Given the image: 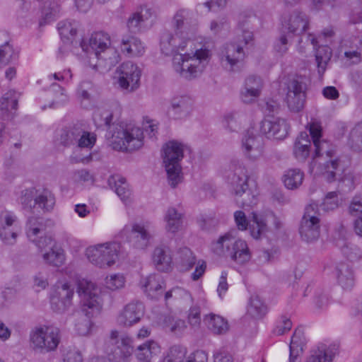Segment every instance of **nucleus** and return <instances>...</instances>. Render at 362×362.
I'll return each mask as SVG.
<instances>
[{
  "label": "nucleus",
  "mask_w": 362,
  "mask_h": 362,
  "mask_svg": "<svg viewBox=\"0 0 362 362\" xmlns=\"http://www.w3.org/2000/svg\"><path fill=\"white\" fill-rule=\"evenodd\" d=\"M78 27V23L74 21H62L58 24V30L62 39L70 40L76 35Z\"/></svg>",
  "instance_id": "49"
},
{
  "label": "nucleus",
  "mask_w": 362,
  "mask_h": 362,
  "mask_svg": "<svg viewBox=\"0 0 362 362\" xmlns=\"http://www.w3.org/2000/svg\"><path fill=\"white\" fill-rule=\"evenodd\" d=\"M107 183L124 203L131 202L132 192L124 177L118 175H112L108 178Z\"/></svg>",
  "instance_id": "29"
},
{
  "label": "nucleus",
  "mask_w": 362,
  "mask_h": 362,
  "mask_svg": "<svg viewBox=\"0 0 362 362\" xmlns=\"http://www.w3.org/2000/svg\"><path fill=\"white\" fill-rule=\"evenodd\" d=\"M177 259L180 269L182 271H188L196 264L195 269L192 274V279L194 281H197L206 271V262L200 259L197 262L196 257L188 247L179 250Z\"/></svg>",
  "instance_id": "15"
},
{
  "label": "nucleus",
  "mask_w": 362,
  "mask_h": 362,
  "mask_svg": "<svg viewBox=\"0 0 362 362\" xmlns=\"http://www.w3.org/2000/svg\"><path fill=\"white\" fill-rule=\"evenodd\" d=\"M332 49L327 45L320 46L315 52V60L317 65V71L320 76H322L332 57Z\"/></svg>",
  "instance_id": "41"
},
{
  "label": "nucleus",
  "mask_w": 362,
  "mask_h": 362,
  "mask_svg": "<svg viewBox=\"0 0 362 362\" xmlns=\"http://www.w3.org/2000/svg\"><path fill=\"white\" fill-rule=\"evenodd\" d=\"M344 172V168L338 158L330 159L321 165V173L328 182L339 179Z\"/></svg>",
  "instance_id": "32"
},
{
  "label": "nucleus",
  "mask_w": 362,
  "mask_h": 362,
  "mask_svg": "<svg viewBox=\"0 0 362 362\" xmlns=\"http://www.w3.org/2000/svg\"><path fill=\"white\" fill-rule=\"evenodd\" d=\"M187 42L181 35L165 30L160 35V46L165 55H173V64L175 71L181 76L191 79L203 71L209 62L211 53L209 49L202 47L197 49L192 56L181 53Z\"/></svg>",
  "instance_id": "1"
},
{
  "label": "nucleus",
  "mask_w": 362,
  "mask_h": 362,
  "mask_svg": "<svg viewBox=\"0 0 362 362\" xmlns=\"http://www.w3.org/2000/svg\"><path fill=\"white\" fill-rule=\"evenodd\" d=\"M152 262L158 271L168 272L173 269V259L169 247L159 245L152 253Z\"/></svg>",
  "instance_id": "23"
},
{
  "label": "nucleus",
  "mask_w": 362,
  "mask_h": 362,
  "mask_svg": "<svg viewBox=\"0 0 362 362\" xmlns=\"http://www.w3.org/2000/svg\"><path fill=\"white\" fill-rule=\"evenodd\" d=\"M222 122L223 127L230 132H236L240 129L238 114L237 112H230L226 114L223 117Z\"/></svg>",
  "instance_id": "54"
},
{
  "label": "nucleus",
  "mask_w": 362,
  "mask_h": 362,
  "mask_svg": "<svg viewBox=\"0 0 362 362\" xmlns=\"http://www.w3.org/2000/svg\"><path fill=\"white\" fill-rule=\"evenodd\" d=\"M105 284L108 289L115 291L123 287L124 278L119 274L112 275L110 277H107Z\"/></svg>",
  "instance_id": "59"
},
{
  "label": "nucleus",
  "mask_w": 362,
  "mask_h": 362,
  "mask_svg": "<svg viewBox=\"0 0 362 362\" xmlns=\"http://www.w3.org/2000/svg\"><path fill=\"white\" fill-rule=\"evenodd\" d=\"M192 100L187 95H175L170 100L169 112L175 118L187 116L192 110Z\"/></svg>",
  "instance_id": "25"
},
{
  "label": "nucleus",
  "mask_w": 362,
  "mask_h": 362,
  "mask_svg": "<svg viewBox=\"0 0 362 362\" xmlns=\"http://www.w3.org/2000/svg\"><path fill=\"white\" fill-rule=\"evenodd\" d=\"M36 191L37 189L33 187L22 192L21 203L23 209H28L30 211H32L33 208L35 206L34 205V199L35 197Z\"/></svg>",
  "instance_id": "55"
},
{
  "label": "nucleus",
  "mask_w": 362,
  "mask_h": 362,
  "mask_svg": "<svg viewBox=\"0 0 362 362\" xmlns=\"http://www.w3.org/2000/svg\"><path fill=\"white\" fill-rule=\"evenodd\" d=\"M307 86L302 78L290 80L286 86V103L289 110L298 112L304 107L306 100Z\"/></svg>",
  "instance_id": "11"
},
{
  "label": "nucleus",
  "mask_w": 362,
  "mask_h": 362,
  "mask_svg": "<svg viewBox=\"0 0 362 362\" xmlns=\"http://www.w3.org/2000/svg\"><path fill=\"white\" fill-rule=\"evenodd\" d=\"M110 340L114 348L109 354V358H93L90 362H127L131 357L134 347L132 339L128 336L122 335L119 337V333L113 330L110 334Z\"/></svg>",
  "instance_id": "9"
},
{
  "label": "nucleus",
  "mask_w": 362,
  "mask_h": 362,
  "mask_svg": "<svg viewBox=\"0 0 362 362\" xmlns=\"http://www.w3.org/2000/svg\"><path fill=\"white\" fill-rule=\"evenodd\" d=\"M305 344V339L303 332L300 329H296L289 345V362H298V357L303 354Z\"/></svg>",
  "instance_id": "34"
},
{
  "label": "nucleus",
  "mask_w": 362,
  "mask_h": 362,
  "mask_svg": "<svg viewBox=\"0 0 362 362\" xmlns=\"http://www.w3.org/2000/svg\"><path fill=\"white\" fill-rule=\"evenodd\" d=\"M276 252L277 250L276 249L259 250L257 257V263L259 264H264L272 262Z\"/></svg>",
  "instance_id": "64"
},
{
  "label": "nucleus",
  "mask_w": 362,
  "mask_h": 362,
  "mask_svg": "<svg viewBox=\"0 0 362 362\" xmlns=\"http://www.w3.org/2000/svg\"><path fill=\"white\" fill-rule=\"evenodd\" d=\"M121 49L132 56H140L144 52V47L141 40L133 36L123 37L121 42Z\"/></svg>",
  "instance_id": "35"
},
{
  "label": "nucleus",
  "mask_w": 362,
  "mask_h": 362,
  "mask_svg": "<svg viewBox=\"0 0 362 362\" xmlns=\"http://www.w3.org/2000/svg\"><path fill=\"white\" fill-rule=\"evenodd\" d=\"M347 145L356 152H362V122L357 123L350 131Z\"/></svg>",
  "instance_id": "44"
},
{
  "label": "nucleus",
  "mask_w": 362,
  "mask_h": 362,
  "mask_svg": "<svg viewBox=\"0 0 362 362\" xmlns=\"http://www.w3.org/2000/svg\"><path fill=\"white\" fill-rule=\"evenodd\" d=\"M247 313L254 318H261L266 314L267 307L258 296L250 297Z\"/></svg>",
  "instance_id": "47"
},
{
  "label": "nucleus",
  "mask_w": 362,
  "mask_h": 362,
  "mask_svg": "<svg viewBox=\"0 0 362 362\" xmlns=\"http://www.w3.org/2000/svg\"><path fill=\"white\" fill-rule=\"evenodd\" d=\"M337 245L341 249L343 255L351 262H359L362 260V252L355 245L347 243L346 240L337 242Z\"/></svg>",
  "instance_id": "43"
},
{
  "label": "nucleus",
  "mask_w": 362,
  "mask_h": 362,
  "mask_svg": "<svg viewBox=\"0 0 362 362\" xmlns=\"http://www.w3.org/2000/svg\"><path fill=\"white\" fill-rule=\"evenodd\" d=\"M50 90L54 94V100L52 104H61L67 101V95L64 93V88L57 83L51 86Z\"/></svg>",
  "instance_id": "60"
},
{
  "label": "nucleus",
  "mask_w": 362,
  "mask_h": 362,
  "mask_svg": "<svg viewBox=\"0 0 362 362\" xmlns=\"http://www.w3.org/2000/svg\"><path fill=\"white\" fill-rule=\"evenodd\" d=\"M56 203L54 194L47 188L37 189L34 205L37 206L43 212H51Z\"/></svg>",
  "instance_id": "30"
},
{
  "label": "nucleus",
  "mask_w": 362,
  "mask_h": 362,
  "mask_svg": "<svg viewBox=\"0 0 362 362\" xmlns=\"http://www.w3.org/2000/svg\"><path fill=\"white\" fill-rule=\"evenodd\" d=\"M96 141L95 136L81 129L80 136L78 137L76 146L79 148H92Z\"/></svg>",
  "instance_id": "57"
},
{
  "label": "nucleus",
  "mask_w": 362,
  "mask_h": 362,
  "mask_svg": "<svg viewBox=\"0 0 362 362\" xmlns=\"http://www.w3.org/2000/svg\"><path fill=\"white\" fill-rule=\"evenodd\" d=\"M171 26L176 35L189 40L197 30L198 22L189 10L180 8L172 18Z\"/></svg>",
  "instance_id": "10"
},
{
  "label": "nucleus",
  "mask_w": 362,
  "mask_h": 362,
  "mask_svg": "<svg viewBox=\"0 0 362 362\" xmlns=\"http://www.w3.org/2000/svg\"><path fill=\"white\" fill-rule=\"evenodd\" d=\"M244 154L250 159H256L262 155V143L260 137L247 132L242 141Z\"/></svg>",
  "instance_id": "28"
},
{
  "label": "nucleus",
  "mask_w": 362,
  "mask_h": 362,
  "mask_svg": "<svg viewBox=\"0 0 362 362\" xmlns=\"http://www.w3.org/2000/svg\"><path fill=\"white\" fill-rule=\"evenodd\" d=\"M131 243L137 249H146L152 238L149 222L136 223L132 225Z\"/></svg>",
  "instance_id": "20"
},
{
  "label": "nucleus",
  "mask_w": 362,
  "mask_h": 362,
  "mask_svg": "<svg viewBox=\"0 0 362 362\" xmlns=\"http://www.w3.org/2000/svg\"><path fill=\"white\" fill-rule=\"evenodd\" d=\"M154 16L151 8L142 6L140 11L132 13L128 18L127 28L131 33L141 31L143 26Z\"/></svg>",
  "instance_id": "24"
},
{
  "label": "nucleus",
  "mask_w": 362,
  "mask_h": 362,
  "mask_svg": "<svg viewBox=\"0 0 362 362\" xmlns=\"http://www.w3.org/2000/svg\"><path fill=\"white\" fill-rule=\"evenodd\" d=\"M104 124L108 127V135L111 139V144L115 150L122 151H132L143 146V132L139 127L124 128L122 124H112V114H103Z\"/></svg>",
  "instance_id": "3"
},
{
  "label": "nucleus",
  "mask_w": 362,
  "mask_h": 362,
  "mask_svg": "<svg viewBox=\"0 0 362 362\" xmlns=\"http://www.w3.org/2000/svg\"><path fill=\"white\" fill-rule=\"evenodd\" d=\"M252 221L253 224L250 226V233L255 239L260 238L267 233L268 231L267 222H271L276 230H279L281 227L280 219L273 212L267 215L266 220L258 217L256 214L253 213Z\"/></svg>",
  "instance_id": "21"
},
{
  "label": "nucleus",
  "mask_w": 362,
  "mask_h": 362,
  "mask_svg": "<svg viewBox=\"0 0 362 362\" xmlns=\"http://www.w3.org/2000/svg\"><path fill=\"white\" fill-rule=\"evenodd\" d=\"M304 173L299 169H290L284 175V182L286 188L296 189L302 185Z\"/></svg>",
  "instance_id": "45"
},
{
  "label": "nucleus",
  "mask_w": 362,
  "mask_h": 362,
  "mask_svg": "<svg viewBox=\"0 0 362 362\" xmlns=\"http://www.w3.org/2000/svg\"><path fill=\"white\" fill-rule=\"evenodd\" d=\"M144 291L151 298H158L163 294L165 282L159 274H150L141 281Z\"/></svg>",
  "instance_id": "26"
},
{
  "label": "nucleus",
  "mask_w": 362,
  "mask_h": 362,
  "mask_svg": "<svg viewBox=\"0 0 362 362\" xmlns=\"http://www.w3.org/2000/svg\"><path fill=\"white\" fill-rule=\"evenodd\" d=\"M108 57H105L100 54V60H98V63L93 64L92 62L89 61L90 66L97 70L98 66L104 65L107 69H110L112 67L117 64L120 61V55L118 52L114 49H107L106 52H104Z\"/></svg>",
  "instance_id": "42"
},
{
  "label": "nucleus",
  "mask_w": 362,
  "mask_h": 362,
  "mask_svg": "<svg viewBox=\"0 0 362 362\" xmlns=\"http://www.w3.org/2000/svg\"><path fill=\"white\" fill-rule=\"evenodd\" d=\"M77 292L81 297V310L74 313L75 327L78 334L84 336L90 330L91 318L100 313L101 298L98 287L86 279L78 281Z\"/></svg>",
  "instance_id": "2"
},
{
  "label": "nucleus",
  "mask_w": 362,
  "mask_h": 362,
  "mask_svg": "<svg viewBox=\"0 0 362 362\" xmlns=\"http://www.w3.org/2000/svg\"><path fill=\"white\" fill-rule=\"evenodd\" d=\"M17 217L10 211L3 212L0 215V235L5 236V228L16 226Z\"/></svg>",
  "instance_id": "53"
},
{
  "label": "nucleus",
  "mask_w": 362,
  "mask_h": 362,
  "mask_svg": "<svg viewBox=\"0 0 362 362\" xmlns=\"http://www.w3.org/2000/svg\"><path fill=\"white\" fill-rule=\"evenodd\" d=\"M307 126L315 147L314 157L316 158L320 156L321 150L320 138L322 137V127L320 123L315 121L310 122Z\"/></svg>",
  "instance_id": "48"
},
{
  "label": "nucleus",
  "mask_w": 362,
  "mask_h": 362,
  "mask_svg": "<svg viewBox=\"0 0 362 362\" xmlns=\"http://www.w3.org/2000/svg\"><path fill=\"white\" fill-rule=\"evenodd\" d=\"M349 212L353 216L362 215V195H356L353 197L349 207Z\"/></svg>",
  "instance_id": "62"
},
{
  "label": "nucleus",
  "mask_w": 362,
  "mask_h": 362,
  "mask_svg": "<svg viewBox=\"0 0 362 362\" xmlns=\"http://www.w3.org/2000/svg\"><path fill=\"white\" fill-rule=\"evenodd\" d=\"M339 206V198L336 192H328L320 204L322 210L326 212L332 211Z\"/></svg>",
  "instance_id": "52"
},
{
  "label": "nucleus",
  "mask_w": 362,
  "mask_h": 362,
  "mask_svg": "<svg viewBox=\"0 0 362 362\" xmlns=\"http://www.w3.org/2000/svg\"><path fill=\"white\" fill-rule=\"evenodd\" d=\"M213 252L218 256L230 257L239 264L250 261L251 254L247 243L241 239L236 240L230 233H226L212 245Z\"/></svg>",
  "instance_id": "5"
},
{
  "label": "nucleus",
  "mask_w": 362,
  "mask_h": 362,
  "mask_svg": "<svg viewBox=\"0 0 362 362\" xmlns=\"http://www.w3.org/2000/svg\"><path fill=\"white\" fill-rule=\"evenodd\" d=\"M163 163L170 185L175 188L182 182L180 161L183 158V145L177 141H170L163 146Z\"/></svg>",
  "instance_id": "6"
},
{
  "label": "nucleus",
  "mask_w": 362,
  "mask_h": 362,
  "mask_svg": "<svg viewBox=\"0 0 362 362\" xmlns=\"http://www.w3.org/2000/svg\"><path fill=\"white\" fill-rule=\"evenodd\" d=\"M186 353L185 348L181 346H173L163 357V362H182Z\"/></svg>",
  "instance_id": "51"
},
{
  "label": "nucleus",
  "mask_w": 362,
  "mask_h": 362,
  "mask_svg": "<svg viewBox=\"0 0 362 362\" xmlns=\"http://www.w3.org/2000/svg\"><path fill=\"white\" fill-rule=\"evenodd\" d=\"M43 260L48 264L59 267L65 261L64 250L56 245L42 254Z\"/></svg>",
  "instance_id": "40"
},
{
  "label": "nucleus",
  "mask_w": 362,
  "mask_h": 362,
  "mask_svg": "<svg viewBox=\"0 0 362 362\" xmlns=\"http://www.w3.org/2000/svg\"><path fill=\"white\" fill-rule=\"evenodd\" d=\"M35 244L41 252H45L49 250L51 247L55 246V244L51 237L42 236L40 235L36 237L35 241H32Z\"/></svg>",
  "instance_id": "58"
},
{
  "label": "nucleus",
  "mask_w": 362,
  "mask_h": 362,
  "mask_svg": "<svg viewBox=\"0 0 362 362\" xmlns=\"http://www.w3.org/2000/svg\"><path fill=\"white\" fill-rule=\"evenodd\" d=\"M110 45V38L107 33L103 32H96L91 35L88 42L82 40L80 42V47L83 52L88 54L90 61L97 59L100 60V54L105 52L109 48Z\"/></svg>",
  "instance_id": "13"
},
{
  "label": "nucleus",
  "mask_w": 362,
  "mask_h": 362,
  "mask_svg": "<svg viewBox=\"0 0 362 362\" xmlns=\"http://www.w3.org/2000/svg\"><path fill=\"white\" fill-rule=\"evenodd\" d=\"M245 54L241 46L227 44L222 50L221 60L225 68L230 71H238L242 66Z\"/></svg>",
  "instance_id": "17"
},
{
  "label": "nucleus",
  "mask_w": 362,
  "mask_h": 362,
  "mask_svg": "<svg viewBox=\"0 0 362 362\" xmlns=\"http://www.w3.org/2000/svg\"><path fill=\"white\" fill-rule=\"evenodd\" d=\"M59 330L56 327H37L30 333V341L35 348L42 351L54 350L59 343Z\"/></svg>",
  "instance_id": "12"
},
{
  "label": "nucleus",
  "mask_w": 362,
  "mask_h": 362,
  "mask_svg": "<svg viewBox=\"0 0 362 362\" xmlns=\"http://www.w3.org/2000/svg\"><path fill=\"white\" fill-rule=\"evenodd\" d=\"M228 183L231 192L237 197L242 206H252L257 204V192L255 185L249 183V176L244 166L233 164V172L228 175Z\"/></svg>",
  "instance_id": "4"
},
{
  "label": "nucleus",
  "mask_w": 362,
  "mask_h": 362,
  "mask_svg": "<svg viewBox=\"0 0 362 362\" xmlns=\"http://www.w3.org/2000/svg\"><path fill=\"white\" fill-rule=\"evenodd\" d=\"M119 72L118 83L122 89L132 92L139 88L141 71L136 64L124 62L119 66Z\"/></svg>",
  "instance_id": "14"
},
{
  "label": "nucleus",
  "mask_w": 362,
  "mask_h": 362,
  "mask_svg": "<svg viewBox=\"0 0 362 362\" xmlns=\"http://www.w3.org/2000/svg\"><path fill=\"white\" fill-rule=\"evenodd\" d=\"M308 21L305 13L295 11L282 21V32L298 35L306 30Z\"/></svg>",
  "instance_id": "19"
},
{
  "label": "nucleus",
  "mask_w": 362,
  "mask_h": 362,
  "mask_svg": "<svg viewBox=\"0 0 362 362\" xmlns=\"http://www.w3.org/2000/svg\"><path fill=\"white\" fill-rule=\"evenodd\" d=\"M160 351V346L154 341H148L139 346L136 351V358L143 362H149L152 355Z\"/></svg>",
  "instance_id": "38"
},
{
  "label": "nucleus",
  "mask_w": 362,
  "mask_h": 362,
  "mask_svg": "<svg viewBox=\"0 0 362 362\" xmlns=\"http://www.w3.org/2000/svg\"><path fill=\"white\" fill-rule=\"evenodd\" d=\"M333 358L332 352L324 346L318 347L311 351V354L307 362H332Z\"/></svg>",
  "instance_id": "50"
},
{
  "label": "nucleus",
  "mask_w": 362,
  "mask_h": 362,
  "mask_svg": "<svg viewBox=\"0 0 362 362\" xmlns=\"http://www.w3.org/2000/svg\"><path fill=\"white\" fill-rule=\"evenodd\" d=\"M260 132L268 139L276 140L284 139L289 130V125L286 120L281 118L264 119L260 122Z\"/></svg>",
  "instance_id": "16"
},
{
  "label": "nucleus",
  "mask_w": 362,
  "mask_h": 362,
  "mask_svg": "<svg viewBox=\"0 0 362 362\" xmlns=\"http://www.w3.org/2000/svg\"><path fill=\"white\" fill-rule=\"evenodd\" d=\"M120 247L119 243H107L89 247L86 250V255L92 264L100 268H105L116 262Z\"/></svg>",
  "instance_id": "7"
},
{
  "label": "nucleus",
  "mask_w": 362,
  "mask_h": 362,
  "mask_svg": "<svg viewBox=\"0 0 362 362\" xmlns=\"http://www.w3.org/2000/svg\"><path fill=\"white\" fill-rule=\"evenodd\" d=\"M5 236L0 235V238L2 242L8 245H13L16 243L18 237V228L17 226L8 227L5 228Z\"/></svg>",
  "instance_id": "61"
},
{
  "label": "nucleus",
  "mask_w": 362,
  "mask_h": 362,
  "mask_svg": "<svg viewBox=\"0 0 362 362\" xmlns=\"http://www.w3.org/2000/svg\"><path fill=\"white\" fill-rule=\"evenodd\" d=\"M18 106V100L14 93L8 92L0 100V118L3 120L11 119Z\"/></svg>",
  "instance_id": "31"
},
{
  "label": "nucleus",
  "mask_w": 362,
  "mask_h": 362,
  "mask_svg": "<svg viewBox=\"0 0 362 362\" xmlns=\"http://www.w3.org/2000/svg\"><path fill=\"white\" fill-rule=\"evenodd\" d=\"M318 216L319 205L317 203H310L305 206L299 227V233L304 241L313 242L320 237V220Z\"/></svg>",
  "instance_id": "8"
},
{
  "label": "nucleus",
  "mask_w": 362,
  "mask_h": 362,
  "mask_svg": "<svg viewBox=\"0 0 362 362\" xmlns=\"http://www.w3.org/2000/svg\"><path fill=\"white\" fill-rule=\"evenodd\" d=\"M183 214L178 211L174 207H170L166 211L165 221L166 222L165 228L168 232L175 233L177 232L182 226Z\"/></svg>",
  "instance_id": "36"
},
{
  "label": "nucleus",
  "mask_w": 362,
  "mask_h": 362,
  "mask_svg": "<svg viewBox=\"0 0 362 362\" xmlns=\"http://www.w3.org/2000/svg\"><path fill=\"white\" fill-rule=\"evenodd\" d=\"M204 322L208 328L214 334H223L228 329V325L223 317L214 314H210L204 317Z\"/></svg>",
  "instance_id": "39"
},
{
  "label": "nucleus",
  "mask_w": 362,
  "mask_h": 362,
  "mask_svg": "<svg viewBox=\"0 0 362 362\" xmlns=\"http://www.w3.org/2000/svg\"><path fill=\"white\" fill-rule=\"evenodd\" d=\"M311 141L307 132H300L296 138L293 146V154L295 157L301 161L305 160L310 154Z\"/></svg>",
  "instance_id": "33"
},
{
  "label": "nucleus",
  "mask_w": 362,
  "mask_h": 362,
  "mask_svg": "<svg viewBox=\"0 0 362 362\" xmlns=\"http://www.w3.org/2000/svg\"><path fill=\"white\" fill-rule=\"evenodd\" d=\"M45 230V226L42 218L31 216L28 218L26 234L30 241H35L36 237L43 235Z\"/></svg>",
  "instance_id": "37"
},
{
  "label": "nucleus",
  "mask_w": 362,
  "mask_h": 362,
  "mask_svg": "<svg viewBox=\"0 0 362 362\" xmlns=\"http://www.w3.org/2000/svg\"><path fill=\"white\" fill-rule=\"evenodd\" d=\"M338 284L345 290L351 289L355 284V276L352 267L346 262H340L336 267Z\"/></svg>",
  "instance_id": "27"
},
{
  "label": "nucleus",
  "mask_w": 362,
  "mask_h": 362,
  "mask_svg": "<svg viewBox=\"0 0 362 362\" xmlns=\"http://www.w3.org/2000/svg\"><path fill=\"white\" fill-rule=\"evenodd\" d=\"M81 132V128L77 126L62 129L59 138L60 144L64 146L76 145Z\"/></svg>",
  "instance_id": "46"
},
{
  "label": "nucleus",
  "mask_w": 362,
  "mask_h": 362,
  "mask_svg": "<svg viewBox=\"0 0 362 362\" xmlns=\"http://www.w3.org/2000/svg\"><path fill=\"white\" fill-rule=\"evenodd\" d=\"M73 296L74 289L69 284L65 283L58 287L50 300L52 310L57 313H64L67 310L72 304Z\"/></svg>",
  "instance_id": "18"
},
{
  "label": "nucleus",
  "mask_w": 362,
  "mask_h": 362,
  "mask_svg": "<svg viewBox=\"0 0 362 362\" xmlns=\"http://www.w3.org/2000/svg\"><path fill=\"white\" fill-rule=\"evenodd\" d=\"M18 57V53L16 52L12 46L6 45L0 49V68L6 66L13 59Z\"/></svg>",
  "instance_id": "56"
},
{
  "label": "nucleus",
  "mask_w": 362,
  "mask_h": 362,
  "mask_svg": "<svg viewBox=\"0 0 362 362\" xmlns=\"http://www.w3.org/2000/svg\"><path fill=\"white\" fill-rule=\"evenodd\" d=\"M144 314V308L141 303L127 304L117 317L120 325L129 327L138 322Z\"/></svg>",
  "instance_id": "22"
},
{
  "label": "nucleus",
  "mask_w": 362,
  "mask_h": 362,
  "mask_svg": "<svg viewBox=\"0 0 362 362\" xmlns=\"http://www.w3.org/2000/svg\"><path fill=\"white\" fill-rule=\"evenodd\" d=\"M166 327L173 332H178L182 331L185 327V322L180 319L174 320L172 317H168L165 320Z\"/></svg>",
  "instance_id": "63"
}]
</instances>
